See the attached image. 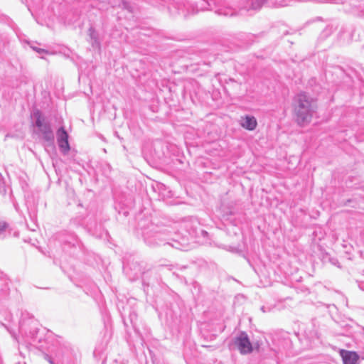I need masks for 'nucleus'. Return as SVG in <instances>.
<instances>
[{
    "mask_svg": "<svg viewBox=\"0 0 364 364\" xmlns=\"http://www.w3.org/2000/svg\"><path fill=\"white\" fill-rule=\"evenodd\" d=\"M314 108L315 102L309 95L305 92L298 94L294 102V113L297 123L304 124L309 122Z\"/></svg>",
    "mask_w": 364,
    "mask_h": 364,
    "instance_id": "1",
    "label": "nucleus"
},
{
    "mask_svg": "<svg viewBox=\"0 0 364 364\" xmlns=\"http://www.w3.org/2000/svg\"><path fill=\"white\" fill-rule=\"evenodd\" d=\"M235 345L242 354L250 353L254 349L248 336L245 333H241L240 336L235 338Z\"/></svg>",
    "mask_w": 364,
    "mask_h": 364,
    "instance_id": "2",
    "label": "nucleus"
},
{
    "mask_svg": "<svg viewBox=\"0 0 364 364\" xmlns=\"http://www.w3.org/2000/svg\"><path fill=\"white\" fill-rule=\"evenodd\" d=\"M58 143L60 148L65 152H68L70 150V146L68 143V134L63 127L58 129Z\"/></svg>",
    "mask_w": 364,
    "mask_h": 364,
    "instance_id": "3",
    "label": "nucleus"
},
{
    "mask_svg": "<svg viewBox=\"0 0 364 364\" xmlns=\"http://www.w3.org/2000/svg\"><path fill=\"white\" fill-rule=\"evenodd\" d=\"M340 354L344 364H357L359 356L355 352L341 350Z\"/></svg>",
    "mask_w": 364,
    "mask_h": 364,
    "instance_id": "4",
    "label": "nucleus"
},
{
    "mask_svg": "<svg viewBox=\"0 0 364 364\" xmlns=\"http://www.w3.org/2000/svg\"><path fill=\"white\" fill-rule=\"evenodd\" d=\"M240 124L244 129L252 131L257 127V122L255 117L246 115L241 118Z\"/></svg>",
    "mask_w": 364,
    "mask_h": 364,
    "instance_id": "5",
    "label": "nucleus"
},
{
    "mask_svg": "<svg viewBox=\"0 0 364 364\" xmlns=\"http://www.w3.org/2000/svg\"><path fill=\"white\" fill-rule=\"evenodd\" d=\"M34 116L36 118V126L38 127V129H41L46 124H44V118L38 111L34 113Z\"/></svg>",
    "mask_w": 364,
    "mask_h": 364,
    "instance_id": "6",
    "label": "nucleus"
},
{
    "mask_svg": "<svg viewBox=\"0 0 364 364\" xmlns=\"http://www.w3.org/2000/svg\"><path fill=\"white\" fill-rule=\"evenodd\" d=\"M39 130L43 134L46 139L52 138V131L48 125L45 124L41 129H39Z\"/></svg>",
    "mask_w": 364,
    "mask_h": 364,
    "instance_id": "7",
    "label": "nucleus"
},
{
    "mask_svg": "<svg viewBox=\"0 0 364 364\" xmlns=\"http://www.w3.org/2000/svg\"><path fill=\"white\" fill-rule=\"evenodd\" d=\"M252 1H253L252 6V9H255L261 7L262 2H259V0H252Z\"/></svg>",
    "mask_w": 364,
    "mask_h": 364,
    "instance_id": "8",
    "label": "nucleus"
},
{
    "mask_svg": "<svg viewBox=\"0 0 364 364\" xmlns=\"http://www.w3.org/2000/svg\"><path fill=\"white\" fill-rule=\"evenodd\" d=\"M255 348L256 349H258V348H259V345H258L257 343H256V344H255Z\"/></svg>",
    "mask_w": 364,
    "mask_h": 364,
    "instance_id": "9",
    "label": "nucleus"
},
{
    "mask_svg": "<svg viewBox=\"0 0 364 364\" xmlns=\"http://www.w3.org/2000/svg\"><path fill=\"white\" fill-rule=\"evenodd\" d=\"M50 364H53V363L52 361H50Z\"/></svg>",
    "mask_w": 364,
    "mask_h": 364,
    "instance_id": "10",
    "label": "nucleus"
}]
</instances>
